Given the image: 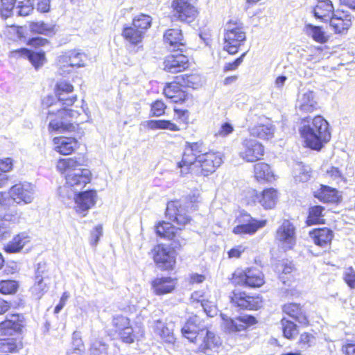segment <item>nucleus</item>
<instances>
[{
	"instance_id": "1",
	"label": "nucleus",
	"mask_w": 355,
	"mask_h": 355,
	"mask_svg": "<svg viewBox=\"0 0 355 355\" xmlns=\"http://www.w3.org/2000/svg\"><path fill=\"white\" fill-rule=\"evenodd\" d=\"M199 194L193 193L186 198L184 205L180 201L168 202L166 209V216L172 222L175 223L179 227L177 228L171 223L163 221L156 226V233L161 237L173 241V248H180L184 245L185 240L180 236L178 232L189 224L191 217L188 214V209L196 210V203L198 202Z\"/></svg>"
},
{
	"instance_id": "2",
	"label": "nucleus",
	"mask_w": 355,
	"mask_h": 355,
	"mask_svg": "<svg viewBox=\"0 0 355 355\" xmlns=\"http://www.w3.org/2000/svg\"><path fill=\"white\" fill-rule=\"evenodd\" d=\"M80 163L73 158H64L58 160V170L65 173L66 183L64 189L71 191H60L63 198H71L73 196L80 191L90 182L91 173L87 168H81Z\"/></svg>"
},
{
	"instance_id": "3",
	"label": "nucleus",
	"mask_w": 355,
	"mask_h": 355,
	"mask_svg": "<svg viewBox=\"0 0 355 355\" xmlns=\"http://www.w3.org/2000/svg\"><path fill=\"white\" fill-rule=\"evenodd\" d=\"M299 132L306 146L318 151L331 139L329 123L320 115L302 119Z\"/></svg>"
},
{
	"instance_id": "4",
	"label": "nucleus",
	"mask_w": 355,
	"mask_h": 355,
	"mask_svg": "<svg viewBox=\"0 0 355 355\" xmlns=\"http://www.w3.org/2000/svg\"><path fill=\"white\" fill-rule=\"evenodd\" d=\"M53 98L47 96L42 101L44 106L49 107V130L58 133L71 132L78 130L80 121L78 120L80 113L66 107L58 108L60 105L52 103Z\"/></svg>"
},
{
	"instance_id": "5",
	"label": "nucleus",
	"mask_w": 355,
	"mask_h": 355,
	"mask_svg": "<svg viewBox=\"0 0 355 355\" xmlns=\"http://www.w3.org/2000/svg\"><path fill=\"white\" fill-rule=\"evenodd\" d=\"M223 49L230 54H236L246 42V33L243 24L230 20L226 25Z\"/></svg>"
},
{
	"instance_id": "6",
	"label": "nucleus",
	"mask_w": 355,
	"mask_h": 355,
	"mask_svg": "<svg viewBox=\"0 0 355 355\" xmlns=\"http://www.w3.org/2000/svg\"><path fill=\"white\" fill-rule=\"evenodd\" d=\"M6 198L0 193V241L8 238L13 225L19 223L21 213L7 208Z\"/></svg>"
},
{
	"instance_id": "7",
	"label": "nucleus",
	"mask_w": 355,
	"mask_h": 355,
	"mask_svg": "<svg viewBox=\"0 0 355 355\" xmlns=\"http://www.w3.org/2000/svg\"><path fill=\"white\" fill-rule=\"evenodd\" d=\"M195 174L207 176L214 173L223 163V155L219 152L209 151L200 154Z\"/></svg>"
},
{
	"instance_id": "8",
	"label": "nucleus",
	"mask_w": 355,
	"mask_h": 355,
	"mask_svg": "<svg viewBox=\"0 0 355 355\" xmlns=\"http://www.w3.org/2000/svg\"><path fill=\"white\" fill-rule=\"evenodd\" d=\"M87 58L86 54L76 50L64 53L58 58L60 73L65 76L71 72L73 67H85V62L87 60Z\"/></svg>"
},
{
	"instance_id": "9",
	"label": "nucleus",
	"mask_w": 355,
	"mask_h": 355,
	"mask_svg": "<svg viewBox=\"0 0 355 355\" xmlns=\"http://www.w3.org/2000/svg\"><path fill=\"white\" fill-rule=\"evenodd\" d=\"M249 121L251 123L249 131L252 136L263 139H268L272 137L275 128L268 119L263 116L250 114Z\"/></svg>"
},
{
	"instance_id": "10",
	"label": "nucleus",
	"mask_w": 355,
	"mask_h": 355,
	"mask_svg": "<svg viewBox=\"0 0 355 355\" xmlns=\"http://www.w3.org/2000/svg\"><path fill=\"white\" fill-rule=\"evenodd\" d=\"M232 280L234 284L252 288L260 287L264 284L263 273L256 268L236 270L233 274Z\"/></svg>"
},
{
	"instance_id": "11",
	"label": "nucleus",
	"mask_w": 355,
	"mask_h": 355,
	"mask_svg": "<svg viewBox=\"0 0 355 355\" xmlns=\"http://www.w3.org/2000/svg\"><path fill=\"white\" fill-rule=\"evenodd\" d=\"M263 146L255 139L245 138L242 140L239 155L241 159L248 162H254L261 159L263 155Z\"/></svg>"
},
{
	"instance_id": "12",
	"label": "nucleus",
	"mask_w": 355,
	"mask_h": 355,
	"mask_svg": "<svg viewBox=\"0 0 355 355\" xmlns=\"http://www.w3.org/2000/svg\"><path fill=\"white\" fill-rule=\"evenodd\" d=\"M33 10L31 0H1V14L6 18L10 17L13 11L18 15L27 16Z\"/></svg>"
},
{
	"instance_id": "13",
	"label": "nucleus",
	"mask_w": 355,
	"mask_h": 355,
	"mask_svg": "<svg viewBox=\"0 0 355 355\" xmlns=\"http://www.w3.org/2000/svg\"><path fill=\"white\" fill-rule=\"evenodd\" d=\"M24 324L22 315L8 314L5 320L0 323V336L19 338Z\"/></svg>"
},
{
	"instance_id": "14",
	"label": "nucleus",
	"mask_w": 355,
	"mask_h": 355,
	"mask_svg": "<svg viewBox=\"0 0 355 355\" xmlns=\"http://www.w3.org/2000/svg\"><path fill=\"white\" fill-rule=\"evenodd\" d=\"M275 239L284 249H292L296 243L295 225L289 220H283L276 231Z\"/></svg>"
},
{
	"instance_id": "15",
	"label": "nucleus",
	"mask_w": 355,
	"mask_h": 355,
	"mask_svg": "<svg viewBox=\"0 0 355 355\" xmlns=\"http://www.w3.org/2000/svg\"><path fill=\"white\" fill-rule=\"evenodd\" d=\"M153 259L158 268L162 270H171L175 264V252L169 247L159 244L155 246Z\"/></svg>"
},
{
	"instance_id": "16",
	"label": "nucleus",
	"mask_w": 355,
	"mask_h": 355,
	"mask_svg": "<svg viewBox=\"0 0 355 355\" xmlns=\"http://www.w3.org/2000/svg\"><path fill=\"white\" fill-rule=\"evenodd\" d=\"M198 345L199 350L206 355H211L220 345V338L214 332L203 329L199 333L198 338L194 341Z\"/></svg>"
},
{
	"instance_id": "17",
	"label": "nucleus",
	"mask_w": 355,
	"mask_h": 355,
	"mask_svg": "<svg viewBox=\"0 0 355 355\" xmlns=\"http://www.w3.org/2000/svg\"><path fill=\"white\" fill-rule=\"evenodd\" d=\"M173 16L181 21L190 23L197 16V10L188 0H174L172 3Z\"/></svg>"
},
{
	"instance_id": "18",
	"label": "nucleus",
	"mask_w": 355,
	"mask_h": 355,
	"mask_svg": "<svg viewBox=\"0 0 355 355\" xmlns=\"http://www.w3.org/2000/svg\"><path fill=\"white\" fill-rule=\"evenodd\" d=\"M354 17L348 12L336 10L329 19V25L336 34H346L352 26Z\"/></svg>"
},
{
	"instance_id": "19",
	"label": "nucleus",
	"mask_w": 355,
	"mask_h": 355,
	"mask_svg": "<svg viewBox=\"0 0 355 355\" xmlns=\"http://www.w3.org/2000/svg\"><path fill=\"white\" fill-rule=\"evenodd\" d=\"M72 198L75 200L76 212L83 214V216H85L87 211L95 205L97 194L94 190H87L79 191Z\"/></svg>"
},
{
	"instance_id": "20",
	"label": "nucleus",
	"mask_w": 355,
	"mask_h": 355,
	"mask_svg": "<svg viewBox=\"0 0 355 355\" xmlns=\"http://www.w3.org/2000/svg\"><path fill=\"white\" fill-rule=\"evenodd\" d=\"M234 306L242 309L257 310L261 306V300L259 297L248 295L244 292L234 290L230 296Z\"/></svg>"
},
{
	"instance_id": "21",
	"label": "nucleus",
	"mask_w": 355,
	"mask_h": 355,
	"mask_svg": "<svg viewBox=\"0 0 355 355\" xmlns=\"http://www.w3.org/2000/svg\"><path fill=\"white\" fill-rule=\"evenodd\" d=\"M55 93L58 98L57 105L70 106L76 101L73 85L66 80H60L56 83Z\"/></svg>"
},
{
	"instance_id": "22",
	"label": "nucleus",
	"mask_w": 355,
	"mask_h": 355,
	"mask_svg": "<svg viewBox=\"0 0 355 355\" xmlns=\"http://www.w3.org/2000/svg\"><path fill=\"white\" fill-rule=\"evenodd\" d=\"M34 187L30 183L17 184L10 190V196L17 203H31L33 200Z\"/></svg>"
},
{
	"instance_id": "23",
	"label": "nucleus",
	"mask_w": 355,
	"mask_h": 355,
	"mask_svg": "<svg viewBox=\"0 0 355 355\" xmlns=\"http://www.w3.org/2000/svg\"><path fill=\"white\" fill-rule=\"evenodd\" d=\"M203 329H207V328L202 320L200 316L194 315L189 317L181 331L184 337L194 343L198 338L199 333Z\"/></svg>"
},
{
	"instance_id": "24",
	"label": "nucleus",
	"mask_w": 355,
	"mask_h": 355,
	"mask_svg": "<svg viewBox=\"0 0 355 355\" xmlns=\"http://www.w3.org/2000/svg\"><path fill=\"white\" fill-rule=\"evenodd\" d=\"M315 94L309 89H302L299 92L296 107L303 113H311L318 108Z\"/></svg>"
},
{
	"instance_id": "25",
	"label": "nucleus",
	"mask_w": 355,
	"mask_h": 355,
	"mask_svg": "<svg viewBox=\"0 0 355 355\" xmlns=\"http://www.w3.org/2000/svg\"><path fill=\"white\" fill-rule=\"evenodd\" d=\"M224 327L229 332L241 331L247 327L257 322L256 318L252 315H242L234 319L223 318Z\"/></svg>"
},
{
	"instance_id": "26",
	"label": "nucleus",
	"mask_w": 355,
	"mask_h": 355,
	"mask_svg": "<svg viewBox=\"0 0 355 355\" xmlns=\"http://www.w3.org/2000/svg\"><path fill=\"white\" fill-rule=\"evenodd\" d=\"M164 69L170 73L180 72L189 67V60L182 53L168 55L164 62Z\"/></svg>"
},
{
	"instance_id": "27",
	"label": "nucleus",
	"mask_w": 355,
	"mask_h": 355,
	"mask_svg": "<svg viewBox=\"0 0 355 355\" xmlns=\"http://www.w3.org/2000/svg\"><path fill=\"white\" fill-rule=\"evenodd\" d=\"M177 80L178 81L167 84L164 89V94L172 102L179 103L186 100L187 94L182 89L183 87L180 83V78L178 77Z\"/></svg>"
},
{
	"instance_id": "28",
	"label": "nucleus",
	"mask_w": 355,
	"mask_h": 355,
	"mask_svg": "<svg viewBox=\"0 0 355 355\" xmlns=\"http://www.w3.org/2000/svg\"><path fill=\"white\" fill-rule=\"evenodd\" d=\"M175 279L171 277H156L151 282L152 289L157 295L171 293L175 288Z\"/></svg>"
},
{
	"instance_id": "29",
	"label": "nucleus",
	"mask_w": 355,
	"mask_h": 355,
	"mask_svg": "<svg viewBox=\"0 0 355 355\" xmlns=\"http://www.w3.org/2000/svg\"><path fill=\"white\" fill-rule=\"evenodd\" d=\"M152 327L154 333L159 336L165 342L169 343L174 342V324L172 322H164L161 320H157L154 321Z\"/></svg>"
},
{
	"instance_id": "30",
	"label": "nucleus",
	"mask_w": 355,
	"mask_h": 355,
	"mask_svg": "<svg viewBox=\"0 0 355 355\" xmlns=\"http://www.w3.org/2000/svg\"><path fill=\"white\" fill-rule=\"evenodd\" d=\"M199 155L189 153L188 148H185L182 160L177 164L178 168H180L181 175H185L189 172L195 173Z\"/></svg>"
},
{
	"instance_id": "31",
	"label": "nucleus",
	"mask_w": 355,
	"mask_h": 355,
	"mask_svg": "<svg viewBox=\"0 0 355 355\" xmlns=\"http://www.w3.org/2000/svg\"><path fill=\"white\" fill-rule=\"evenodd\" d=\"M248 219L245 220L246 223L236 225L233 229V232L235 234H253L259 229L264 227L266 224V220H258L248 216Z\"/></svg>"
},
{
	"instance_id": "32",
	"label": "nucleus",
	"mask_w": 355,
	"mask_h": 355,
	"mask_svg": "<svg viewBox=\"0 0 355 355\" xmlns=\"http://www.w3.org/2000/svg\"><path fill=\"white\" fill-rule=\"evenodd\" d=\"M314 196L324 203H337L341 199L336 189L324 185H322L319 190L315 191Z\"/></svg>"
},
{
	"instance_id": "33",
	"label": "nucleus",
	"mask_w": 355,
	"mask_h": 355,
	"mask_svg": "<svg viewBox=\"0 0 355 355\" xmlns=\"http://www.w3.org/2000/svg\"><path fill=\"white\" fill-rule=\"evenodd\" d=\"M335 12L333 3L330 0H319L313 8L315 17L324 21H329L330 15H333Z\"/></svg>"
},
{
	"instance_id": "34",
	"label": "nucleus",
	"mask_w": 355,
	"mask_h": 355,
	"mask_svg": "<svg viewBox=\"0 0 355 355\" xmlns=\"http://www.w3.org/2000/svg\"><path fill=\"white\" fill-rule=\"evenodd\" d=\"M12 53L15 56L19 55L27 58L36 69L42 67L45 62L44 52H35L27 49H21L12 51Z\"/></svg>"
},
{
	"instance_id": "35",
	"label": "nucleus",
	"mask_w": 355,
	"mask_h": 355,
	"mask_svg": "<svg viewBox=\"0 0 355 355\" xmlns=\"http://www.w3.org/2000/svg\"><path fill=\"white\" fill-rule=\"evenodd\" d=\"M53 142L56 151L62 155H69L78 147V141L75 137H55Z\"/></svg>"
},
{
	"instance_id": "36",
	"label": "nucleus",
	"mask_w": 355,
	"mask_h": 355,
	"mask_svg": "<svg viewBox=\"0 0 355 355\" xmlns=\"http://www.w3.org/2000/svg\"><path fill=\"white\" fill-rule=\"evenodd\" d=\"M31 242V238L26 232H21L13 237L4 247L8 253H17Z\"/></svg>"
},
{
	"instance_id": "37",
	"label": "nucleus",
	"mask_w": 355,
	"mask_h": 355,
	"mask_svg": "<svg viewBox=\"0 0 355 355\" xmlns=\"http://www.w3.org/2000/svg\"><path fill=\"white\" fill-rule=\"evenodd\" d=\"M309 234L314 243L320 247L330 243L333 238V232L326 227L314 230Z\"/></svg>"
},
{
	"instance_id": "38",
	"label": "nucleus",
	"mask_w": 355,
	"mask_h": 355,
	"mask_svg": "<svg viewBox=\"0 0 355 355\" xmlns=\"http://www.w3.org/2000/svg\"><path fill=\"white\" fill-rule=\"evenodd\" d=\"M277 200V191L273 188L263 190L260 195H256L257 200L265 209H272Z\"/></svg>"
},
{
	"instance_id": "39",
	"label": "nucleus",
	"mask_w": 355,
	"mask_h": 355,
	"mask_svg": "<svg viewBox=\"0 0 355 355\" xmlns=\"http://www.w3.org/2000/svg\"><path fill=\"white\" fill-rule=\"evenodd\" d=\"M20 338L1 337L0 338V352L2 353H14L22 348Z\"/></svg>"
},
{
	"instance_id": "40",
	"label": "nucleus",
	"mask_w": 355,
	"mask_h": 355,
	"mask_svg": "<svg viewBox=\"0 0 355 355\" xmlns=\"http://www.w3.org/2000/svg\"><path fill=\"white\" fill-rule=\"evenodd\" d=\"M283 311L286 314L288 315L298 322L303 324L308 323L306 316L300 304L296 303L286 304L283 306Z\"/></svg>"
},
{
	"instance_id": "41",
	"label": "nucleus",
	"mask_w": 355,
	"mask_h": 355,
	"mask_svg": "<svg viewBox=\"0 0 355 355\" xmlns=\"http://www.w3.org/2000/svg\"><path fill=\"white\" fill-rule=\"evenodd\" d=\"M164 41L168 43L171 46L178 48L180 50V46H184V42L182 31L178 28H171L166 31L164 35Z\"/></svg>"
},
{
	"instance_id": "42",
	"label": "nucleus",
	"mask_w": 355,
	"mask_h": 355,
	"mask_svg": "<svg viewBox=\"0 0 355 355\" xmlns=\"http://www.w3.org/2000/svg\"><path fill=\"white\" fill-rule=\"evenodd\" d=\"M304 31L306 35L311 37L316 42L324 44L328 40V37L321 26L308 24L305 25Z\"/></svg>"
},
{
	"instance_id": "43",
	"label": "nucleus",
	"mask_w": 355,
	"mask_h": 355,
	"mask_svg": "<svg viewBox=\"0 0 355 355\" xmlns=\"http://www.w3.org/2000/svg\"><path fill=\"white\" fill-rule=\"evenodd\" d=\"M122 35L123 37L132 44H137L142 41L144 33L143 31L135 27V26L125 27Z\"/></svg>"
},
{
	"instance_id": "44",
	"label": "nucleus",
	"mask_w": 355,
	"mask_h": 355,
	"mask_svg": "<svg viewBox=\"0 0 355 355\" xmlns=\"http://www.w3.org/2000/svg\"><path fill=\"white\" fill-rule=\"evenodd\" d=\"M254 177L259 181H270L273 175L270 167L266 163H257L254 166Z\"/></svg>"
},
{
	"instance_id": "45",
	"label": "nucleus",
	"mask_w": 355,
	"mask_h": 355,
	"mask_svg": "<svg viewBox=\"0 0 355 355\" xmlns=\"http://www.w3.org/2000/svg\"><path fill=\"white\" fill-rule=\"evenodd\" d=\"M30 31L34 33L50 36L55 33V26L43 21L32 22L29 26Z\"/></svg>"
},
{
	"instance_id": "46",
	"label": "nucleus",
	"mask_w": 355,
	"mask_h": 355,
	"mask_svg": "<svg viewBox=\"0 0 355 355\" xmlns=\"http://www.w3.org/2000/svg\"><path fill=\"white\" fill-rule=\"evenodd\" d=\"M47 284L44 282V278L40 274L38 269L36 272L35 283L31 287V291L35 298L40 299L44 293L47 291Z\"/></svg>"
},
{
	"instance_id": "47",
	"label": "nucleus",
	"mask_w": 355,
	"mask_h": 355,
	"mask_svg": "<svg viewBox=\"0 0 355 355\" xmlns=\"http://www.w3.org/2000/svg\"><path fill=\"white\" fill-rule=\"evenodd\" d=\"M147 127L151 130H169L174 132L180 130L176 124L168 120H150L147 121Z\"/></svg>"
},
{
	"instance_id": "48",
	"label": "nucleus",
	"mask_w": 355,
	"mask_h": 355,
	"mask_svg": "<svg viewBox=\"0 0 355 355\" xmlns=\"http://www.w3.org/2000/svg\"><path fill=\"white\" fill-rule=\"evenodd\" d=\"M311 168L308 166L297 164L294 169V178L298 182H306L311 178Z\"/></svg>"
},
{
	"instance_id": "49",
	"label": "nucleus",
	"mask_w": 355,
	"mask_h": 355,
	"mask_svg": "<svg viewBox=\"0 0 355 355\" xmlns=\"http://www.w3.org/2000/svg\"><path fill=\"white\" fill-rule=\"evenodd\" d=\"M281 324L284 336L288 339H293L298 334L297 325L292 321L282 318Z\"/></svg>"
},
{
	"instance_id": "50",
	"label": "nucleus",
	"mask_w": 355,
	"mask_h": 355,
	"mask_svg": "<svg viewBox=\"0 0 355 355\" xmlns=\"http://www.w3.org/2000/svg\"><path fill=\"white\" fill-rule=\"evenodd\" d=\"M151 23L152 18L150 16L140 14L133 19L132 25L140 31H143L145 34L146 30L150 27Z\"/></svg>"
},
{
	"instance_id": "51",
	"label": "nucleus",
	"mask_w": 355,
	"mask_h": 355,
	"mask_svg": "<svg viewBox=\"0 0 355 355\" xmlns=\"http://www.w3.org/2000/svg\"><path fill=\"white\" fill-rule=\"evenodd\" d=\"M324 208L320 205L311 207L309 211L308 222L310 224L320 223L322 220V211Z\"/></svg>"
},
{
	"instance_id": "52",
	"label": "nucleus",
	"mask_w": 355,
	"mask_h": 355,
	"mask_svg": "<svg viewBox=\"0 0 355 355\" xmlns=\"http://www.w3.org/2000/svg\"><path fill=\"white\" fill-rule=\"evenodd\" d=\"M112 325L116 328V331L119 332L130 326L129 319L123 315H118L113 317Z\"/></svg>"
},
{
	"instance_id": "53",
	"label": "nucleus",
	"mask_w": 355,
	"mask_h": 355,
	"mask_svg": "<svg viewBox=\"0 0 355 355\" xmlns=\"http://www.w3.org/2000/svg\"><path fill=\"white\" fill-rule=\"evenodd\" d=\"M17 284L15 281L6 280L0 282V293L3 294H11L16 292Z\"/></svg>"
},
{
	"instance_id": "54",
	"label": "nucleus",
	"mask_w": 355,
	"mask_h": 355,
	"mask_svg": "<svg viewBox=\"0 0 355 355\" xmlns=\"http://www.w3.org/2000/svg\"><path fill=\"white\" fill-rule=\"evenodd\" d=\"M90 351V355H107V346L101 341H95L93 343Z\"/></svg>"
},
{
	"instance_id": "55",
	"label": "nucleus",
	"mask_w": 355,
	"mask_h": 355,
	"mask_svg": "<svg viewBox=\"0 0 355 355\" xmlns=\"http://www.w3.org/2000/svg\"><path fill=\"white\" fill-rule=\"evenodd\" d=\"M166 108V105L163 101L157 100L151 104L150 112L152 113V116H160L164 114L165 110Z\"/></svg>"
},
{
	"instance_id": "56",
	"label": "nucleus",
	"mask_w": 355,
	"mask_h": 355,
	"mask_svg": "<svg viewBox=\"0 0 355 355\" xmlns=\"http://www.w3.org/2000/svg\"><path fill=\"white\" fill-rule=\"evenodd\" d=\"M343 279L349 287L355 288V270L352 267L345 269L343 273Z\"/></svg>"
},
{
	"instance_id": "57",
	"label": "nucleus",
	"mask_w": 355,
	"mask_h": 355,
	"mask_svg": "<svg viewBox=\"0 0 355 355\" xmlns=\"http://www.w3.org/2000/svg\"><path fill=\"white\" fill-rule=\"evenodd\" d=\"M121 336V338L123 342L130 344L132 343L135 340V336L133 334V329L131 326L125 329L124 330H121L119 332Z\"/></svg>"
},
{
	"instance_id": "58",
	"label": "nucleus",
	"mask_w": 355,
	"mask_h": 355,
	"mask_svg": "<svg viewBox=\"0 0 355 355\" xmlns=\"http://www.w3.org/2000/svg\"><path fill=\"white\" fill-rule=\"evenodd\" d=\"M314 340L315 338L311 334L304 333L301 334L298 343L301 348H306L310 347L314 343Z\"/></svg>"
},
{
	"instance_id": "59",
	"label": "nucleus",
	"mask_w": 355,
	"mask_h": 355,
	"mask_svg": "<svg viewBox=\"0 0 355 355\" xmlns=\"http://www.w3.org/2000/svg\"><path fill=\"white\" fill-rule=\"evenodd\" d=\"M326 178L336 181V182H339V181L343 179V175L338 168L331 166L329 169L327 170Z\"/></svg>"
},
{
	"instance_id": "60",
	"label": "nucleus",
	"mask_w": 355,
	"mask_h": 355,
	"mask_svg": "<svg viewBox=\"0 0 355 355\" xmlns=\"http://www.w3.org/2000/svg\"><path fill=\"white\" fill-rule=\"evenodd\" d=\"M103 235V227L98 225L91 232L90 244L93 246H96Z\"/></svg>"
},
{
	"instance_id": "61",
	"label": "nucleus",
	"mask_w": 355,
	"mask_h": 355,
	"mask_svg": "<svg viewBox=\"0 0 355 355\" xmlns=\"http://www.w3.org/2000/svg\"><path fill=\"white\" fill-rule=\"evenodd\" d=\"M247 54V51L244 52L239 58H236L232 62L226 63L224 66V71H234L238 68V67L243 62L245 56Z\"/></svg>"
},
{
	"instance_id": "62",
	"label": "nucleus",
	"mask_w": 355,
	"mask_h": 355,
	"mask_svg": "<svg viewBox=\"0 0 355 355\" xmlns=\"http://www.w3.org/2000/svg\"><path fill=\"white\" fill-rule=\"evenodd\" d=\"M186 148H188L189 153H191L195 155H200L207 153L206 149L202 143H191L187 146Z\"/></svg>"
},
{
	"instance_id": "63",
	"label": "nucleus",
	"mask_w": 355,
	"mask_h": 355,
	"mask_svg": "<svg viewBox=\"0 0 355 355\" xmlns=\"http://www.w3.org/2000/svg\"><path fill=\"white\" fill-rule=\"evenodd\" d=\"M197 78L196 75H185L182 77L180 83L182 87H194V82Z\"/></svg>"
},
{
	"instance_id": "64",
	"label": "nucleus",
	"mask_w": 355,
	"mask_h": 355,
	"mask_svg": "<svg viewBox=\"0 0 355 355\" xmlns=\"http://www.w3.org/2000/svg\"><path fill=\"white\" fill-rule=\"evenodd\" d=\"M234 128L232 125L229 123H224L219 130L216 133V135L220 137H225L229 134L232 133Z\"/></svg>"
}]
</instances>
